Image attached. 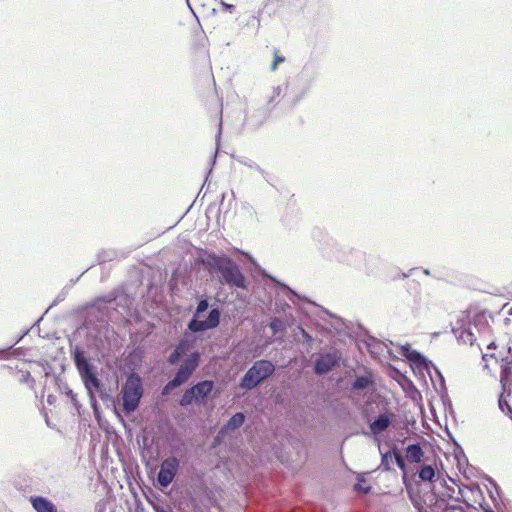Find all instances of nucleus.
<instances>
[{"label":"nucleus","mask_w":512,"mask_h":512,"mask_svg":"<svg viewBox=\"0 0 512 512\" xmlns=\"http://www.w3.org/2000/svg\"><path fill=\"white\" fill-rule=\"evenodd\" d=\"M489 483L497 490V482L491 481Z\"/></svg>","instance_id":"ea45409f"},{"label":"nucleus","mask_w":512,"mask_h":512,"mask_svg":"<svg viewBox=\"0 0 512 512\" xmlns=\"http://www.w3.org/2000/svg\"><path fill=\"white\" fill-rule=\"evenodd\" d=\"M423 457V451L419 444H411L406 448V459L410 464H418Z\"/></svg>","instance_id":"a211bd4d"},{"label":"nucleus","mask_w":512,"mask_h":512,"mask_svg":"<svg viewBox=\"0 0 512 512\" xmlns=\"http://www.w3.org/2000/svg\"><path fill=\"white\" fill-rule=\"evenodd\" d=\"M236 161L246 167H248L251 170L257 171L259 174H261L264 178H266L267 173L253 160L245 157V156H238L236 157Z\"/></svg>","instance_id":"412c9836"},{"label":"nucleus","mask_w":512,"mask_h":512,"mask_svg":"<svg viewBox=\"0 0 512 512\" xmlns=\"http://www.w3.org/2000/svg\"><path fill=\"white\" fill-rule=\"evenodd\" d=\"M463 476L466 480H470V475H468L466 470L464 471Z\"/></svg>","instance_id":"58836bf2"},{"label":"nucleus","mask_w":512,"mask_h":512,"mask_svg":"<svg viewBox=\"0 0 512 512\" xmlns=\"http://www.w3.org/2000/svg\"><path fill=\"white\" fill-rule=\"evenodd\" d=\"M435 471L432 466L425 465L419 471V480H433Z\"/></svg>","instance_id":"393cba45"},{"label":"nucleus","mask_w":512,"mask_h":512,"mask_svg":"<svg viewBox=\"0 0 512 512\" xmlns=\"http://www.w3.org/2000/svg\"><path fill=\"white\" fill-rule=\"evenodd\" d=\"M275 371V366L268 360H258L248 369L240 382L245 390L254 389L259 383L267 379Z\"/></svg>","instance_id":"20e7f679"},{"label":"nucleus","mask_w":512,"mask_h":512,"mask_svg":"<svg viewBox=\"0 0 512 512\" xmlns=\"http://www.w3.org/2000/svg\"><path fill=\"white\" fill-rule=\"evenodd\" d=\"M440 485V492L443 499V502L445 503V510H447V500L452 499L457 502H466L462 486L469 488L471 491L474 488L479 489V486L477 485V482H470V485H463V482H451L452 485H448V482H438Z\"/></svg>","instance_id":"9b49d317"},{"label":"nucleus","mask_w":512,"mask_h":512,"mask_svg":"<svg viewBox=\"0 0 512 512\" xmlns=\"http://www.w3.org/2000/svg\"><path fill=\"white\" fill-rule=\"evenodd\" d=\"M209 500H211L212 503H215L216 502V499H212L209 497Z\"/></svg>","instance_id":"c03bdc74"},{"label":"nucleus","mask_w":512,"mask_h":512,"mask_svg":"<svg viewBox=\"0 0 512 512\" xmlns=\"http://www.w3.org/2000/svg\"><path fill=\"white\" fill-rule=\"evenodd\" d=\"M272 281H274L280 288L281 292L291 301L293 304H297L298 300H302L303 298L298 295L293 289L288 287L286 284L276 280L275 278L270 277Z\"/></svg>","instance_id":"6ab92c4d"},{"label":"nucleus","mask_w":512,"mask_h":512,"mask_svg":"<svg viewBox=\"0 0 512 512\" xmlns=\"http://www.w3.org/2000/svg\"><path fill=\"white\" fill-rule=\"evenodd\" d=\"M499 407L502 411H505V407L508 409L509 412L512 413V410L510 408V406L508 405V403L506 401H502L501 399L499 400Z\"/></svg>","instance_id":"2f4dec72"},{"label":"nucleus","mask_w":512,"mask_h":512,"mask_svg":"<svg viewBox=\"0 0 512 512\" xmlns=\"http://www.w3.org/2000/svg\"><path fill=\"white\" fill-rule=\"evenodd\" d=\"M152 485L163 493H169L174 489L177 482H151Z\"/></svg>","instance_id":"a878e982"},{"label":"nucleus","mask_w":512,"mask_h":512,"mask_svg":"<svg viewBox=\"0 0 512 512\" xmlns=\"http://www.w3.org/2000/svg\"><path fill=\"white\" fill-rule=\"evenodd\" d=\"M113 300H115V298H114V297H111V296H109V297H107V298L103 299V301H104V302H107V303H110V302H112Z\"/></svg>","instance_id":"4c0bfd02"},{"label":"nucleus","mask_w":512,"mask_h":512,"mask_svg":"<svg viewBox=\"0 0 512 512\" xmlns=\"http://www.w3.org/2000/svg\"><path fill=\"white\" fill-rule=\"evenodd\" d=\"M71 356L85 389L87 390L91 405L95 406V392H98L102 399L106 396L102 389L101 382L94 372L92 364L85 356L84 350L80 346L77 345L71 350Z\"/></svg>","instance_id":"f03ea898"},{"label":"nucleus","mask_w":512,"mask_h":512,"mask_svg":"<svg viewBox=\"0 0 512 512\" xmlns=\"http://www.w3.org/2000/svg\"><path fill=\"white\" fill-rule=\"evenodd\" d=\"M283 62H284V57L275 54L273 64L271 65V70L275 71L277 69L278 64L283 63Z\"/></svg>","instance_id":"c85d7f7f"},{"label":"nucleus","mask_w":512,"mask_h":512,"mask_svg":"<svg viewBox=\"0 0 512 512\" xmlns=\"http://www.w3.org/2000/svg\"><path fill=\"white\" fill-rule=\"evenodd\" d=\"M283 88L282 86H275L272 89V95L268 97L267 103L270 108L275 107V105L279 102L282 96Z\"/></svg>","instance_id":"b1692460"},{"label":"nucleus","mask_w":512,"mask_h":512,"mask_svg":"<svg viewBox=\"0 0 512 512\" xmlns=\"http://www.w3.org/2000/svg\"><path fill=\"white\" fill-rule=\"evenodd\" d=\"M301 332H302V335L303 337L307 340V341H310L312 339V337L304 330V329H301Z\"/></svg>","instance_id":"c9c22d12"},{"label":"nucleus","mask_w":512,"mask_h":512,"mask_svg":"<svg viewBox=\"0 0 512 512\" xmlns=\"http://www.w3.org/2000/svg\"><path fill=\"white\" fill-rule=\"evenodd\" d=\"M245 421V415L242 412L235 413L226 423L225 428L227 430H235L243 425Z\"/></svg>","instance_id":"4be33fe9"},{"label":"nucleus","mask_w":512,"mask_h":512,"mask_svg":"<svg viewBox=\"0 0 512 512\" xmlns=\"http://www.w3.org/2000/svg\"><path fill=\"white\" fill-rule=\"evenodd\" d=\"M393 460H395L397 466L402 470L403 472V476H402V480H408V476H409V468L407 467V464L405 462V459L404 457L402 456V454L397 450L396 447H394L392 449V451H388L384 454H382V459H381V466L385 469V470H389L390 469V464L393 462Z\"/></svg>","instance_id":"f8f14e48"},{"label":"nucleus","mask_w":512,"mask_h":512,"mask_svg":"<svg viewBox=\"0 0 512 512\" xmlns=\"http://www.w3.org/2000/svg\"><path fill=\"white\" fill-rule=\"evenodd\" d=\"M402 355L407 358L414 371L419 373L427 372L431 376V369L440 377L443 381V377L439 370L433 365V363L427 360L421 353L416 350H412L408 345L402 346Z\"/></svg>","instance_id":"1a4fd4ad"},{"label":"nucleus","mask_w":512,"mask_h":512,"mask_svg":"<svg viewBox=\"0 0 512 512\" xmlns=\"http://www.w3.org/2000/svg\"><path fill=\"white\" fill-rule=\"evenodd\" d=\"M200 362V354L195 351L188 355L179 369L177 370L173 379H171V385H177L178 387L186 383L192 376L194 371L198 368Z\"/></svg>","instance_id":"9d476101"},{"label":"nucleus","mask_w":512,"mask_h":512,"mask_svg":"<svg viewBox=\"0 0 512 512\" xmlns=\"http://www.w3.org/2000/svg\"><path fill=\"white\" fill-rule=\"evenodd\" d=\"M299 98L296 99L293 103H292V106L296 105V103L298 102Z\"/></svg>","instance_id":"37998d69"},{"label":"nucleus","mask_w":512,"mask_h":512,"mask_svg":"<svg viewBox=\"0 0 512 512\" xmlns=\"http://www.w3.org/2000/svg\"><path fill=\"white\" fill-rule=\"evenodd\" d=\"M392 418L393 414H380L373 422L370 423L369 427L371 432L374 435L384 432L390 426Z\"/></svg>","instance_id":"dca6fc26"},{"label":"nucleus","mask_w":512,"mask_h":512,"mask_svg":"<svg viewBox=\"0 0 512 512\" xmlns=\"http://www.w3.org/2000/svg\"><path fill=\"white\" fill-rule=\"evenodd\" d=\"M457 337L464 344H470V345H473V343L476 340L474 334L472 333V331L469 328L460 329L457 334Z\"/></svg>","instance_id":"5701e85b"},{"label":"nucleus","mask_w":512,"mask_h":512,"mask_svg":"<svg viewBox=\"0 0 512 512\" xmlns=\"http://www.w3.org/2000/svg\"><path fill=\"white\" fill-rule=\"evenodd\" d=\"M178 387L177 385H171V380L163 387L162 389V394L163 395H168L171 390H173L174 388Z\"/></svg>","instance_id":"7c9ffc66"},{"label":"nucleus","mask_w":512,"mask_h":512,"mask_svg":"<svg viewBox=\"0 0 512 512\" xmlns=\"http://www.w3.org/2000/svg\"><path fill=\"white\" fill-rule=\"evenodd\" d=\"M66 395L71 398L72 401L76 400V395L73 393V391L69 388L66 390Z\"/></svg>","instance_id":"473e14b6"},{"label":"nucleus","mask_w":512,"mask_h":512,"mask_svg":"<svg viewBox=\"0 0 512 512\" xmlns=\"http://www.w3.org/2000/svg\"><path fill=\"white\" fill-rule=\"evenodd\" d=\"M481 508L483 512H494V510L489 505H482Z\"/></svg>","instance_id":"f704fd0d"},{"label":"nucleus","mask_w":512,"mask_h":512,"mask_svg":"<svg viewBox=\"0 0 512 512\" xmlns=\"http://www.w3.org/2000/svg\"><path fill=\"white\" fill-rule=\"evenodd\" d=\"M126 484H127V486H128V488H129V489H132V482L127 481V482H126Z\"/></svg>","instance_id":"a19ab883"},{"label":"nucleus","mask_w":512,"mask_h":512,"mask_svg":"<svg viewBox=\"0 0 512 512\" xmlns=\"http://www.w3.org/2000/svg\"><path fill=\"white\" fill-rule=\"evenodd\" d=\"M179 468V460L176 457L165 459L162 464L156 480H174Z\"/></svg>","instance_id":"4468645a"},{"label":"nucleus","mask_w":512,"mask_h":512,"mask_svg":"<svg viewBox=\"0 0 512 512\" xmlns=\"http://www.w3.org/2000/svg\"><path fill=\"white\" fill-rule=\"evenodd\" d=\"M374 348L377 349V353H382L383 349L384 348H387L386 346H384L382 343H377Z\"/></svg>","instance_id":"72a5a7b5"},{"label":"nucleus","mask_w":512,"mask_h":512,"mask_svg":"<svg viewBox=\"0 0 512 512\" xmlns=\"http://www.w3.org/2000/svg\"><path fill=\"white\" fill-rule=\"evenodd\" d=\"M269 327L274 333H277L278 331L283 329V322L278 318H274L271 320Z\"/></svg>","instance_id":"cd10ccee"},{"label":"nucleus","mask_w":512,"mask_h":512,"mask_svg":"<svg viewBox=\"0 0 512 512\" xmlns=\"http://www.w3.org/2000/svg\"><path fill=\"white\" fill-rule=\"evenodd\" d=\"M373 384L372 378L370 375H360L356 376L355 380L352 382L351 388L353 390H364Z\"/></svg>","instance_id":"aec40b11"},{"label":"nucleus","mask_w":512,"mask_h":512,"mask_svg":"<svg viewBox=\"0 0 512 512\" xmlns=\"http://www.w3.org/2000/svg\"><path fill=\"white\" fill-rule=\"evenodd\" d=\"M203 263L211 272H218L224 284L231 288L246 289L245 276L239 266L228 256L210 253Z\"/></svg>","instance_id":"f257e3e1"},{"label":"nucleus","mask_w":512,"mask_h":512,"mask_svg":"<svg viewBox=\"0 0 512 512\" xmlns=\"http://www.w3.org/2000/svg\"><path fill=\"white\" fill-rule=\"evenodd\" d=\"M354 490L358 495L363 496L370 492L371 486L369 485V482H355Z\"/></svg>","instance_id":"bb28decb"},{"label":"nucleus","mask_w":512,"mask_h":512,"mask_svg":"<svg viewBox=\"0 0 512 512\" xmlns=\"http://www.w3.org/2000/svg\"><path fill=\"white\" fill-rule=\"evenodd\" d=\"M30 503L36 512H57L52 501L43 496H31Z\"/></svg>","instance_id":"2eb2a0df"},{"label":"nucleus","mask_w":512,"mask_h":512,"mask_svg":"<svg viewBox=\"0 0 512 512\" xmlns=\"http://www.w3.org/2000/svg\"><path fill=\"white\" fill-rule=\"evenodd\" d=\"M220 5H221L223 11H226V12H229V13H233L234 10H235V6L234 5L228 4V3L224 2V1H221Z\"/></svg>","instance_id":"c756f323"},{"label":"nucleus","mask_w":512,"mask_h":512,"mask_svg":"<svg viewBox=\"0 0 512 512\" xmlns=\"http://www.w3.org/2000/svg\"><path fill=\"white\" fill-rule=\"evenodd\" d=\"M338 363L337 357L332 353L320 355L314 366V371L318 375H323L330 372Z\"/></svg>","instance_id":"ddd939ff"},{"label":"nucleus","mask_w":512,"mask_h":512,"mask_svg":"<svg viewBox=\"0 0 512 512\" xmlns=\"http://www.w3.org/2000/svg\"><path fill=\"white\" fill-rule=\"evenodd\" d=\"M124 486L121 482H102V491L106 494V499L100 500L95 505V512H114V502L122 498Z\"/></svg>","instance_id":"6e6552de"},{"label":"nucleus","mask_w":512,"mask_h":512,"mask_svg":"<svg viewBox=\"0 0 512 512\" xmlns=\"http://www.w3.org/2000/svg\"><path fill=\"white\" fill-rule=\"evenodd\" d=\"M158 512H169V511H166V510H164V509H161V510H159Z\"/></svg>","instance_id":"a18cd8bd"},{"label":"nucleus","mask_w":512,"mask_h":512,"mask_svg":"<svg viewBox=\"0 0 512 512\" xmlns=\"http://www.w3.org/2000/svg\"><path fill=\"white\" fill-rule=\"evenodd\" d=\"M214 388V382L211 380H204L198 382L192 387L188 388L179 400V405L187 407L194 401L201 402L208 397Z\"/></svg>","instance_id":"0eeeda50"},{"label":"nucleus","mask_w":512,"mask_h":512,"mask_svg":"<svg viewBox=\"0 0 512 512\" xmlns=\"http://www.w3.org/2000/svg\"><path fill=\"white\" fill-rule=\"evenodd\" d=\"M189 344L186 340H181L172 353L169 355L167 361L170 365H176L180 359L187 353Z\"/></svg>","instance_id":"f3484780"},{"label":"nucleus","mask_w":512,"mask_h":512,"mask_svg":"<svg viewBox=\"0 0 512 512\" xmlns=\"http://www.w3.org/2000/svg\"><path fill=\"white\" fill-rule=\"evenodd\" d=\"M122 408L126 414L134 412L143 396L142 379L137 373L128 375L121 388Z\"/></svg>","instance_id":"7ed1b4c3"},{"label":"nucleus","mask_w":512,"mask_h":512,"mask_svg":"<svg viewBox=\"0 0 512 512\" xmlns=\"http://www.w3.org/2000/svg\"><path fill=\"white\" fill-rule=\"evenodd\" d=\"M220 134H221V124L219 125V131H218V138L220 137Z\"/></svg>","instance_id":"79ce46f5"},{"label":"nucleus","mask_w":512,"mask_h":512,"mask_svg":"<svg viewBox=\"0 0 512 512\" xmlns=\"http://www.w3.org/2000/svg\"><path fill=\"white\" fill-rule=\"evenodd\" d=\"M327 245L330 247L329 250L325 249L323 252L325 256L335 259L338 262L347 263L350 266L360 268L359 261L365 258V253L359 250H349L348 252L338 249V245L332 239H328Z\"/></svg>","instance_id":"423d86ee"},{"label":"nucleus","mask_w":512,"mask_h":512,"mask_svg":"<svg viewBox=\"0 0 512 512\" xmlns=\"http://www.w3.org/2000/svg\"><path fill=\"white\" fill-rule=\"evenodd\" d=\"M6 353H7V350H6V349H0V359H1V358H4V357H5V355H6Z\"/></svg>","instance_id":"e433bc0d"},{"label":"nucleus","mask_w":512,"mask_h":512,"mask_svg":"<svg viewBox=\"0 0 512 512\" xmlns=\"http://www.w3.org/2000/svg\"><path fill=\"white\" fill-rule=\"evenodd\" d=\"M209 304L206 299L199 301L194 317L188 323V329L192 332H202L216 328L220 323V312L217 308L212 309L206 320H198L201 313L207 310Z\"/></svg>","instance_id":"39448f33"}]
</instances>
